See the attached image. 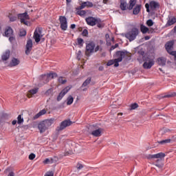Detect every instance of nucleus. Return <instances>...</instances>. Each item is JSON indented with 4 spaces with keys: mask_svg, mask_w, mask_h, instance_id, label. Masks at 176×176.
<instances>
[{
    "mask_svg": "<svg viewBox=\"0 0 176 176\" xmlns=\"http://www.w3.org/2000/svg\"><path fill=\"white\" fill-rule=\"evenodd\" d=\"M138 54L140 56L138 57V61L140 64H142L145 61L143 64L144 69H151L155 65V61L149 58L148 55L145 54V52L140 50L138 52Z\"/></svg>",
    "mask_w": 176,
    "mask_h": 176,
    "instance_id": "nucleus-1",
    "label": "nucleus"
},
{
    "mask_svg": "<svg viewBox=\"0 0 176 176\" xmlns=\"http://www.w3.org/2000/svg\"><path fill=\"white\" fill-rule=\"evenodd\" d=\"M138 34H140L138 29L133 28L131 31L126 33L125 37L126 39H129V42H133L137 38Z\"/></svg>",
    "mask_w": 176,
    "mask_h": 176,
    "instance_id": "nucleus-2",
    "label": "nucleus"
},
{
    "mask_svg": "<svg viewBox=\"0 0 176 176\" xmlns=\"http://www.w3.org/2000/svg\"><path fill=\"white\" fill-rule=\"evenodd\" d=\"M117 58L114 59V67H118L119 63L123 61V58L126 56V54L123 51H118L116 54Z\"/></svg>",
    "mask_w": 176,
    "mask_h": 176,
    "instance_id": "nucleus-3",
    "label": "nucleus"
},
{
    "mask_svg": "<svg viewBox=\"0 0 176 176\" xmlns=\"http://www.w3.org/2000/svg\"><path fill=\"white\" fill-rule=\"evenodd\" d=\"M159 6H160L159 5V3H157V1H150L149 3H146L145 4V8L146 9V12L147 13H149V12H151V10H156V9H157V8H159ZM150 8V9H149Z\"/></svg>",
    "mask_w": 176,
    "mask_h": 176,
    "instance_id": "nucleus-4",
    "label": "nucleus"
},
{
    "mask_svg": "<svg viewBox=\"0 0 176 176\" xmlns=\"http://www.w3.org/2000/svg\"><path fill=\"white\" fill-rule=\"evenodd\" d=\"M42 29L41 28H36L33 35V39H34L36 43H39L41 39L42 38Z\"/></svg>",
    "mask_w": 176,
    "mask_h": 176,
    "instance_id": "nucleus-5",
    "label": "nucleus"
},
{
    "mask_svg": "<svg viewBox=\"0 0 176 176\" xmlns=\"http://www.w3.org/2000/svg\"><path fill=\"white\" fill-rule=\"evenodd\" d=\"M18 18L21 20V23H23L25 25H30V22L27 21L30 20V15L27 12L19 14Z\"/></svg>",
    "mask_w": 176,
    "mask_h": 176,
    "instance_id": "nucleus-6",
    "label": "nucleus"
},
{
    "mask_svg": "<svg viewBox=\"0 0 176 176\" xmlns=\"http://www.w3.org/2000/svg\"><path fill=\"white\" fill-rule=\"evenodd\" d=\"M59 21L60 24V28L63 31H67L68 28V22L67 18L65 16H59Z\"/></svg>",
    "mask_w": 176,
    "mask_h": 176,
    "instance_id": "nucleus-7",
    "label": "nucleus"
},
{
    "mask_svg": "<svg viewBox=\"0 0 176 176\" xmlns=\"http://www.w3.org/2000/svg\"><path fill=\"white\" fill-rule=\"evenodd\" d=\"M94 47H96V43L94 41H91L86 45V54L90 56V54L94 53Z\"/></svg>",
    "mask_w": 176,
    "mask_h": 176,
    "instance_id": "nucleus-8",
    "label": "nucleus"
},
{
    "mask_svg": "<svg viewBox=\"0 0 176 176\" xmlns=\"http://www.w3.org/2000/svg\"><path fill=\"white\" fill-rule=\"evenodd\" d=\"M71 124H72L71 120H65L60 123V126L57 128V130L58 131H61V130H64L65 127H68V126H71Z\"/></svg>",
    "mask_w": 176,
    "mask_h": 176,
    "instance_id": "nucleus-9",
    "label": "nucleus"
},
{
    "mask_svg": "<svg viewBox=\"0 0 176 176\" xmlns=\"http://www.w3.org/2000/svg\"><path fill=\"white\" fill-rule=\"evenodd\" d=\"M97 19L93 16H89L85 19V21L88 25H91V27H94L97 24Z\"/></svg>",
    "mask_w": 176,
    "mask_h": 176,
    "instance_id": "nucleus-10",
    "label": "nucleus"
},
{
    "mask_svg": "<svg viewBox=\"0 0 176 176\" xmlns=\"http://www.w3.org/2000/svg\"><path fill=\"white\" fill-rule=\"evenodd\" d=\"M69 90H71V87H66L65 89H63L60 93L58 94V97H57V100L58 101H61V100H63V97H64V96H65V94H67V93H68V91H69Z\"/></svg>",
    "mask_w": 176,
    "mask_h": 176,
    "instance_id": "nucleus-11",
    "label": "nucleus"
},
{
    "mask_svg": "<svg viewBox=\"0 0 176 176\" xmlns=\"http://www.w3.org/2000/svg\"><path fill=\"white\" fill-rule=\"evenodd\" d=\"M38 129L41 134H42L43 133H45V131H46V130H49L47 125L46 124V123L44 121H43L38 124Z\"/></svg>",
    "mask_w": 176,
    "mask_h": 176,
    "instance_id": "nucleus-12",
    "label": "nucleus"
},
{
    "mask_svg": "<svg viewBox=\"0 0 176 176\" xmlns=\"http://www.w3.org/2000/svg\"><path fill=\"white\" fill-rule=\"evenodd\" d=\"M174 46V41H168L166 44H165V48L166 52L170 54V53H173V47Z\"/></svg>",
    "mask_w": 176,
    "mask_h": 176,
    "instance_id": "nucleus-13",
    "label": "nucleus"
},
{
    "mask_svg": "<svg viewBox=\"0 0 176 176\" xmlns=\"http://www.w3.org/2000/svg\"><path fill=\"white\" fill-rule=\"evenodd\" d=\"M32 50V40L28 39L27 41V43H26L25 54H27V56H28V54H30V53H31Z\"/></svg>",
    "mask_w": 176,
    "mask_h": 176,
    "instance_id": "nucleus-14",
    "label": "nucleus"
},
{
    "mask_svg": "<svg viewBox=\"0 0 176 176\" xmlns=\"http://www.w3.org/2000/svg\"><path fill=\"white\" fill-rule=\"evenodd\" d=\"M41 82H43L44 84L49 83L50 82V75L43 74L39 77Z\"/></svg>",
    "mask_w": 176,
    "mask_h": 176,
    "instance_id": "nucleus-15",
    "label": "nucleus"
},
{
    "mask_svg": "<svg viewBox=\"0 0 176 176\" xmlns=\"http://www.w3.org/2000/svg\"><path fill=\"white\" fill-rule=\"evenodd\" d=\"M132 9L133 14L137 16L140 14V12H141V9H142V6H141V4H136L135 7H133Z\"/></svg>",
    "mask_w": 176,
    "mask_h": 176,
    "instance_id": "nucleus-16",
    "label": "nucleus"
},
{
    "mask_svg": "<svg viewBox=\"0 0 176 176\" xmlns=\"http://www.w3.org/2000/svg\"><path fill=\"white\" fill-rule=\"evenodd\" d=\"M103 130L104 129H102V128H98V129L92 131L91 134L94 137H101V134H102Z\"/></svg>",
    "mask_w": 176,
    "mask_h": 176,
    "instance_id": "nucleus-17",
    "label": "nucleus"
},
{
    "mask_svg": "<svg viewBox=\"0 0 176 176\" xmlns=\"http://www.w3.org/2000/svg\"><path fill=\"white\" fill-rule=\"evenodd\" d=\"M120 8L121 10H129V4L126 0H120Z\"/></svg>",
    "mask_w": 176,
    "mask_h": 176,
    "instance_id": "nucleus-18",
    "label": "nucleus"
},
{
    "mask_svg": "<svg viewBox=\"0 0 176 176\" xmlns=\"http://www.w3.org/2000/svg\"><path fill=\"white\" fill-rule=\"evenodd\" d=\"M19 64H20V60L16 58H12L10 63V67H16Z\"/></svg>",
    "mask_w": 176,
    "mask_h": 176,
    "instance_id": "nucleus-19",
    "label": "nucleus"
},
{
    "mask_svg": "<svg viewBox=\"0 0 176 176\" xmlns=\"http://www.w3.org/2000/svg\"><path fill=\"white\" fill-rule=\"evenodd\" d=\"M5 36L9 37L13 36V29L10 27H8L5 31Z\"/></svg>",
    "mask_w": 176,
    "mask_h": 176,
    "instance_id": "nucleus-20",
    "label": "nucleus"
},
{
    "mask_svg": "<svg viewBox=\"0 0 176 176\" xmlns=\"http://www.w3.org/2000/svg\"><path fill=\"white\" fill-rule=\"evenodd\" d=\"M157 64L158 65H161V67H164L166 65V58L163 57L158 58Z\"/></svg>",
    "mask_w": 176,
    "mask_h": 176,
    "instance_id": "nucleus-21",
    "label": "nucleus"
},
{
    "mask_svg": "<svg viewBox=\"0 0 176 176\" xmlns=\"http://www.w3.org/2000/svg\"><path fill=\"white\" fill-rule=\"evenodd\" d=\"M160 133L162 135H164V134H170V133H173V129L163 128L160 130Z\"/></svg>",
    "mask_w": 176,
    "mask_h": 176,
    "instance_id": "nucleus-22",
    "label": "nucleus"
},
{
    "mask_svg": "<svg viewBox=\"0 0 176 176\" xmlns=\"http://www.w3.org/2000/svg\"><path fill=\"white\" fill-rule=\"evenodd\" d=\"M9 57H10V52L9 51H6L1 56V60L3 61H6L9 60Z\"/></svg>",
    "mask_w": 176,
    "mask_h": 176,
    "instance_id": "nucleus-23",
    "label": "nucleus"
},
{
    "mask_svg": "<svg viewBox=\"0 0 176 176\" xmlns=\"http://www.w3.org/2000/svg\"><path fill=\"white\" fill-rule=\"evenodd\" d=\"M137 3V0H130L129 2V6L128 8V10H132V9L135 6Z\"/></svg>",
    "mask_w": 176,
    "mask_h": 176,
    "instance_id": "nucleus-24",
    "label": "nucleus"
},
{
    "mask_svg": "<svg viewBox=\"0 0 176 176\" xmlns=\"http://www.w3.org/2000/svg\"><path fill=\"white\" fill-rule=\"evenodd\" d=\"M46 113V109H42L37 114L35 115L34 117V120L38 119V118H41V116H43V115H45Z\"/></svg>",
    "mask_w": 176,
    "mask_h": 176,
    "instance_id": "nucleus-25",
    "label": "nucleus"
},
{
    "mask_svg": "<svg viewBox=\"0 0 176 176\" xmlns=\"http://www.w3.org/2000/svg\"><path fill=\"white\" fill-rule=\"evenodd\" d=\"M38 93V88H34L33 89H30L28 94V96L29 98H31L34 94H36Z\"/></svg>",
    "mask_w": 176,
    "mask_h": 176,
    "instance_id": "nucleus-26",
    "label": "nucleus"
},
{
    "mask_svg": "<svg viewBox=\"0 0 176 176\" xmlns=\"http://www.w3.org/2000/svg\"><path fill=\"white\" fill-rule=\"evenodd\" d=\"M171 97H176V92H170L168 94L162 96L161 98H171Z\"/></svg>",
    "mask_w": 176,
    "mask_h": 176,
    "instance_id": "nucleus-27",
    "label": "nucleus"
},
{
    "mask_svg": "<svg viewBox=\"0 0 176 176\" xmlns=\"http://www.w3.org/2000/svg\"><path fill=\"white\" fill-rule=\"evenodd\" d=\"M44 123L47 125V127L49 129L54 123V119L51 118L50 120H44Z\"/></svg>",
    "mask_w": 176,
    "mask_h": 176,
    "instance_id": "nucleus-28",
    "label": "nucleus"
},
{
    "mask_svg": "<svg viewBox=\"0 0 176 176\" xmlns=\"http://www.w3.org/2000/svg\"><path fill=\"white\" fill-rule=\"evenodd\" d=\"M175 23H176V18L173 16L172 19H169L167 21L166 25H168V27H170V25L175 24Z\"/></svg>",
    "mask_w": 176,
    "mask_h": 176,
    "instance_id": "nucleus-29",
    "label": "nucleus"
},
{
    "mask_svg": "<svg viewBox=\"0 0 176 176\" xmlns=\"http://www.w3.org/2000/svg\"><path fill=\"white\" fill-rule=\"evenodd\" d=\"M140 31L142 32V34H146L148 31H149V28H146V26L144 25H141L140 26Z\"/></svg>",
    "mask_w": 176,
    "mask_h": 176,
    "instance_id": "nucleus-30",
    "label": "nucleus"
},
{
    "mask_svg": "<svg viewBox=\"0 0 176 176\" xmlns=\"http://www.w3.org/2000/svg\"><path fill=\"white\" fill-rule=\"evenodd\" d=\"M96 25L98 28H104V24H102V21L100 18L97 19Z\"/></svg>",
    "mask_w": 176,
    "mask_h": 176,
    "instance_id": "nucleus-31",
    "label": "nucleus"
},
{
    "mask_svg": "<svg viewBox=\"0 0 176 176\" xmlns=\"http://www.w3.org/2000/svg\"><path fill=\"white\" fill-rule=\"evenodd\" d=\"M76 14L83 17V16H86V10H77Z\"/></svg>",
    "mask_w": 176,
    "mask_h": 176,
    "instance_id": "nucleus-32",
    "label": "nucleus"
},
{
    "mask_svg": "<svg viewBox=\"0 0 176 176\" xmlns=\"http://www.w3.org/2000/svg\"><path fill=\"white\" fill-rule=\"evenodd\" d=\"M90 82H91V78H88L85 80V81L82 83V87H86V86L90 85Z\"/></svg>",
    "mask_w": 176,
    "mask_h": 176,
    "instance_id": "nucleus-33",
    "label": "nucleus"
},
{
    "mask_svg": "<svg viewBox=\"0 0 176 176\" xmlns=\"http://www.w3.org/2000/svg\"><path fill=\"white\" fill-rule=\"evenodd\" d=\"M170 142H171V139H166L158 142V143L161 145H165V144H170Z\"/></svg>",
    "mask_w": 176,
    "mask_h": 176,
    "instance_id": "nucleus-34",
    "label": "nucleus"
},
{
    "mask_svg": "<svg viewBox=\"0 0 176 176\" xmlns=\"http://www.w3.org/2000/svg\"><path fill=\"white\" fill-rule=\"evenodd\" d=\"M67 105H72V104L74 102V98L72 96H69L67 99Z\"/></svg>",
    "mask_w": 176,
    "mask_h": 176,
    "instance_id": "nucleus-35",
    "label": "nucleus"
},
{
    "mask_svg": "<svg viewBox=\"0 0 176 176\" xmlns=\"http://www.w3.org/2000/svg\"><path fill=\"white\" fill-rule=\"evenodd\" d=\"M58 82L59 83H61V85H65V83H67V80L64 79V78H63V76H60L58 78Z\"/></svg>",
    "mask_w": 176,
    "mask_h": 176,
    "instance_id": "nucleus-36",
    "label": "nucleus"
},
{
    "mask_svg": "<svg viewBox=\"0 0 176 176\" xmlns=\"http://www.w3.org/2000/svg\"><path fill=\"white\" fill-rule=\"evenodd\" d=\"M86 6H87V3H86V1H85L81 3L80 6H79L76 8V10H82V9H85V8H86Z\"/></svg>",
    "mask_w": 176,
    "mask_h": 176,
    "instance_id": "nucleus-37",
    "label": "nucleus"
},
{
    "mask_svg": "<svg viewBox=\"0 0 176 176\" xmlns=\"http://www.w3.org/2000/svg\"><path fill=\"white\" fill-rule=\"evenodd\" d=\"M47 74L50 75V80H52V79H54V78H57V76H58L56 73H54V72H51V73Z\"/></svg>",
    "mask_w": 176,
    "mask_h": 176,
    "instance_id": "nucleus-38",
    "label": "nucleus"
},
{
    "mask_svg": "<svg viewBox=\"0 0 176 176\" xmlns=\"http://www.w3.org/2000/svg\"><path fill=\"white\" fill-rule=\"evenodd\" d=\"M23 122H24V119L21 116V115H19L18 117H17V123H18V124H21V123H23Z\"/></svg>",
    "mask_w": 176,
    "mask_h": 176,
    "instance_id": "nucleus-39",
    "label": "nucleus"
},
{
    "mask_svg": "<svg viewBox=\"0 0 176 176\" xmlns=\"http://www.w3.org/2000/svg\"><path fill=\"white\" fill-rule=\"evenodd\" d=\"M27 35V31L24 29H21L19 32V36H25Z\"/></svg>",
    "mask_w": 176,
    "mask_h": 176,
    "instance_id": "nucleus-40",
    "label": "nucleus"
},
{
    "mask_svg": "<svg viewBox=\"0 0 176 176\" xmlns=\"http://www.w3.org/2000/svg\"><path fill=\"white\" fill-rule=\"evenodd\" d=\"M77 43L79 45V46H83L85 41H83V38H77Z\"/></svg>",
    "mask_w": 176,
    "mask_h": 176,
    "instance_id": "nucleus-41",
    "label": "nucleus"
},
{
    "mask_svg": "<svg viewBox=\"0 0 176 176\" xmlns=\"http://www.w3.org/2000/svg\"><path fill=\"white\" fill-rule=\"evenodd\" d=\"M8 38L10 43L13 44L14 42H16V38L14 36V34L12 36H8Z\"/></svg>",
    "mask_w": 176,
    "mask_h": 176,
    "instance_id": "nucleus-42",
    "label": "nucleus"
},
{
    "mask_svg": "<svg viewBox=\"0 0 176 176\" xmlns=\"http://www.w3.org/2000/svg\"><path fill=\"white\" fill-rule=\"evenodd\" d=\"M157 159H163V157H166V154L164 153H157Z\"/></svg>",
    "mask_w": 176,
    "mask_h": 176,
    "instance_id": "nucleus-43",
    "label": "nucleus"
},
{
    "mask_svg": "<svg viewBox=\"0 0 176 176\" xmlns=\"http://www.w3.org/2000/svg\"><path fill=\"white\" fill-rule=\"evenodd\" d=\"M146 25H147L148 27H152V25H153V21H152V19H148V20L146 21Z\"/></svg>",
    "mask_w": 176,
    "mask_h": 176,
    "instance_id": "nucleus-44",
    "label": "nucleus"
},
{
    "mask_svg": "<svg viewBox=\"0 0 176 176\" xmlns=\"http://www.w3.org/2000/svg\"><path fill=\"white\" fill-rule=\"evenodd\" d=\"M137 108H138V104L133 103V104H131V110L137 109Z\"/></svg>",
    "mask_w": 176,
    "mask_h": 176,
    "instance_id": "nucleus-45",
    "label": "nucleus"
},
{
    "mask_svg": "<svg viewBox=\"0 0 176 176\" xmlns=\"http://www.w3.org/2000/svg\"><path fill=\"white\" fill-rule=\"evenodd\" d=\"M115 64V60H110L107 63V67H111V65H113Z\"/></svg>",
    "mask_w": 176,
    "mask_h": 176,
    "instance_id": "nucleus-46",
    "label": "nucleus"
},
{
    "mask_svg": "<svg viewBox=\"0 0 176 176\" xmlns=\"http://www.w3.org/2000/svg\"><path fill=\"white\" fill-rule=\"evenodd\" d=\"M9 19H10V21H16V20H17V17L16 16H12V15H10L9 16Z\"/></svg>",
    "mask_w": 176,
    "mask_h": 176,
    "instance_id": "nucleus-47",
    "label": "nucleus"
},
{
    "mask_svg": "<svg viewBox=\"0 0 176 176\" xmlns=\"http://www.w3.org/2000/svg\"><path fill=\"white\" fill-rule=\"evenodd\" d=\"M35 157H36V155H35L34 153H31L29 155V160H34Z\"/></svg>",
    "mask_w": 176,
    "mask_h": 176,
    "instance_id": "nucleus-48",
    "label": "nucleus"
},
{
    "mask_svg": "<svg viewBox=\"0 0 176 176\" xmlns=\"http://www.w3.org/2000/svg\"><path fill=\"white\" fill-rule=\"evenodd\" d=\"M76 167L78 170H82V168H83V164L78 163Z\"/></svg>",
    "mask_w": 176,
    "mask_h": 176,
    "instance_id": "nucleus-49",
    "label": "nucleus"
},
{
    "mask_svg": "<svg viewBox=\"0 0 176 176\" xmlns=\"http://www.w3.org/2000/svg\"><path fill=\"white\" fill-rule=\"evenodd\" d=\"M148 159H157V154L148 155Z\"/></svg>",
    "mask_w": 176,
    "mask_h": 176,
    "instance_id": "nucleus-50",
    "label": "nucleus"
},
{
    "mask_svg": "<svg viewBox=\"0 0 176 176\" xmlns=\"http://www.w3.org/2000/svg\"><path fill=\"white\" fill-rule=\"evenodd\" d=\"M82 34L83 36H87V35L89 34V32L87 31V30L85 29L82 31Z\"/></svg>",
    "mask_w": 176,
    "mask_h": 176,
    "instance_id": "nucleus-51",
    "label": "nucleus"
},
{
    "mask_svg": "<svg viewBox=\"0 0 176 176\" xmlns=\"http://www.w3.org/2000/svg\"><path fill=\"white\" fill-rule=\"evenodd\" d=\"M87 3V6L88 8H93V3L90 2V1H86Z\"/></svg>",
    "mask_w": 176,
    "mask_h": 176,
    "instance_id": "nucleus-52",
    "label": "nucleus"
},
{
    "mask_svg": "<svg viewBox=\"0 0 176 176\" xmlns=\"http://www.w3.org/2000/svg\"><path fill=\"white\" fill-rule=\"evenodd\" d=\"M54 173H53V171H50V172H47L45 176H54Z\"/></svg>",
    "mask_w": 176,
    "mask_h": 176,
    "instance_id": "nucleus-53",
    "label": "nucleus"
},
{
    "mask_svg": "<svg viewBox=\"0 0 176 176\" xmlns=\"http://www.w3.org/2000/svg\"><path fill=\"white\" fill-rule=\"evenodd\" d=\"M50 159H49V158H47V159H45L44 161H43V164H49L50 163Z\"/></svg>",
    "mask_w": 176,
    "mask_h": 176,
    "instance_id": "nucleus-54",
    "label": "nucleus"
},
{
    "mask_svg": "<svg viewBox=\"0 0 176 176\" xmlns=\"http://www.w3.org/2000/svg\"><path fill=\"white\" fill-rule=\"evenodd\" d=\"M80 54H82V51L79 50L77 53V58L78 60H80Z\"/></svg>",
    "mask_w": 176,
    "mask_h": 176,
    "instance_id": "nucleus-55",
    "label": "nucleus"
},
{
    "mask_svg": "<svg viewBox=\"0 0 176 176\" xmlns=\"http://www.w3.org/2000/svg\"><path fill=\"white\" fill-rule=\"evenodd\" d=\"M119 47V44L116 43L115 45L112 46L111 48V50H114V49H116V47Z\"/></svg>",
    "mask_w": 176,
    "mask_h": 176,
    "instance_id": "nucleus-56",
    "label": "nucleus"
},
{
    "mask_svg": "<svg viewBox=\"0 0 176 176\" xmlns=\"http://www.w3.org/2000/svg\"><path fill=\"white\" fill-rule=\"evenodd\" d=\"M170 54L171 56H174L175 60V61H176V51H173V52H171Z\"/></svg>",
    "mask_w": 176,
    "mask_h": 176,
    "instance_id": "nucleus-57",
    "label": "nucleus"
},
{
    "mask_svg": "<svg viewBox=\"0 0 176 176\" xmlns=\"http://www.w3.org/2000/svg\"><path fill=\"white\" fill-rule=\"evenodd\" d=\"M76 28V25L75 24H72L70 26V28H72V30H75Z\"/></svg>",
    "mask_w": 176,
    "mask_h": 176,
    "instance_id": "nucleus-58",
    "label": "nucleus"
},
{
    "mask_svg": "<svg viewBox=\"0 0 176 176\" xmlns=\"http://www.w3.org/2000/svg\"><path fill=\"white\" fill-rule=\"evenodd\" d=\"M8 176H14V172L11 171L8 173Z\"/></svg>",
    "mask_w": 176,
    "mask_h": 176,
    "instance_id": "nucleus-59",
    "label": "nucleus"
},
{
    "mask_svg": "<svg viewBox=\"0 0 176 176\" xmlns=\"http://www.w3.org/2000/svg\"><path fill=\"white\" fill-rule=\"evenodd\" d=\"M98 50H100V46H99V45H97V46L95 47V52H98Z\"/></svg>",
    "mask_w": 176,
    "mask_h": 176,
    "instance_id": "nucleus-60",
    "label": "nucleus"
},
{
    "mask_svg": "<svg viewBox=\"0 0 176 176\" xmlns=\"http://www.w3.org/2000/svg\"><path fill=\"white\" fill-rule=\"evenodd\" d=\"M16 123H17V120H14L12 122V124L13 126H14Z\"/></svg>",
    "mask_w": 176,
    "mask_h": 176,
    "instance_id": "nucleus-61",
    "label": "nucleus"
},
{
    "mask_svg": "<svg viewBox=\"0 0 176 176\" xmlns=\"http://www.w3.org/2000/svg\"><path fill=\"white\" fill-rule=\"evenodd\" d=\"M144 38H145V41H149V39H151V37L149 36H146Z\"/></svg>",
    "mask_w": 176,
    "mask_h": 176,
    "instance_id": "nucleus-62",
    "label": "nucleus"
},
{
    "mask_svg": "<svg viewBox=\"0 0 176 176\" xmlns=\"http://www.w3.org/2000/svg\"><path fill=\"white\" fill-rule=\"evenodd\" d=\"M155 166L157 167H159V168H162V165L159 164H156Z\"/></svg>",
    "mask_w": 176,
    "mask_h": 176,
    "instance_id": "nucleus-63",
    "label": "nucleus"
},
{
    "mask_svg": "<svg viewBox=\"0 0 176 176\" xmlns=\"http://www.w3.org/2000/svg\"><path fill=\"white\" fill-rule=\"evenodd\" d=\"M72 1V0H66L67 3H71Z\"/></svg>",
    "mask_w": 176,
    "mask_h": 176,
    "instance_id": "nucleus-64",
    "label": "nucleus"
}]
</instances>
